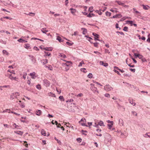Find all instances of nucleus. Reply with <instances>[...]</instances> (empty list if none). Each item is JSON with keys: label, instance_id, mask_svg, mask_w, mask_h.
Segmentation results:
<instances>
[{"label": "nucleus", "instance_id": "1", "mask_svg": "<svg viewBox=\"0 0 150 150\" xmlns=\"http://www.w3.org/2000/svg\"><path fill=\"white\" fill-rule=\"evenodd\" d=\"M91 90L94 92L95 93L97 92V93H98V91L97 90V89L96 87L93 86L94 85V84L91 83Z\"/></svg>", "mask_w": 150, "mask_h": 150}, {"label": "nucleus", "instance_id": "2", "mask_svg": "<svg viewBox=\"0 0 150 150\" xmlns=\"http://www.w3.org/2000/svg\"><path fill=\"white\" fill-rule=\"evenodd\" d=\"M44 84L46 86H49L50 84V82L47 79H45L43 80Z\"/></svg>", "mask_w": 150, "mask_h": 150}, {"label": "nucleus", "instance_id": "3", "mask_svg": "<svg viewBox=\"0 0 150 150\" xmlns=\"http://www.w3.org/2000/svg\"><path fill=\"white\" fill-rule=\"evenodd\" d=\"M105 90L108 91H109L113 89V88L109 85H106L105 87Z\"/></svg>", "mask_w": 150, "mask_h": 150}, {"label": "nucleus", "instance_id": "4", "mask_svg": "<svg viewBox=\"0 0 150 150\" xmlns=\"http://www.w3.org/2000/svg\"><path fill=\"white\" fill-rule=\"evenodd\" d=\"M5 75L6 76L8 77V78L11 79H13L14 76L13 75H12L11 74H9L8 73L6 74Z\"/></svg>", "mask_w": 150, "mask_h": 150}, {"label": "nucleus", "instance_id": "5", "mask_svg": "<svg viewBox=\"0 0 150 150\" xmlns=\"http://www.w3.org/2000/svg\"><path fill=\"white\" fill-rule=\"evenodd\" d=\"M100 63L101 65H103L105 67H107L108 66V64L107 63H104L102 61H100Z\"/></svg>", "mask_w": 150, "mask_h": 150}, {"label": "nucleus", "instance_id": "6", "mask_svg": "<svg viewBox=\"0 0 150 150\" xmlns=\"http://www.w3.org/2000/svg\"><path fill=\"white\" fill-rule=\"evenodd\" d=\"M29 57H31V60L32 62L33 63H35L36 62V61L35 58L32 55H29Z\"/></svg>", "mask_w": 150, "mask_h": 150}, {"label": "nucleus", "instance_id": "7", "mask_svg": "<svg viewBox=\"0 0 150 150\" xmlns=\"http://www.w3.org/2000/svg\"><path fill=\"white\" fill-rule=\"evenodd\" d=\"M113 124H108L107 125L108 127V128L112 130H113L114 129V128H112V125Z\"/></svg>", "mask_w": 150, "mask_h": 150}, {"label": "nucleus", "instance_id": "8", "mask_svg": "<svg viewBox=\"0 0 150 150\" xmlns=\"http://www.w3.org/2000/svg\"><path fill=\"white\" fill-rule=\"evenodd\" d=\"M42 113V112L41 110H37L36 111V114L38 116H40Z\"/></svg>", "mask_w": 150, "mask_h": 150}, {"label": "nucleus", "instance_id": "9", "mask_svg": "<svg viewBox=\"0 0 150 150\" xmlns=\"http://www.w3.org/2000/svg\"><path fill=\"white\" fill-rule=\"evenodd\" d=\"M35 75V72H33L32 73H30V75L31 76V78L32 79H35L36 78V76Z\"/></svg>", "mask_w": 150, "mask_h": 150}, {"label": "nucleus", "instance_id": "10", "mask_svg": "<svg viewBox=\"0 0 150 150\" xmlns=\"http://www.w3.org/2000/svg\"><path fill=\"white\" fill-rule=\"evenodd\" d=\"M18 41L19 42L21 43H25L27 42V41L24 40L23 39L21 38H20L18 40Z\"/></svg>", "mask_w": 150, "mask_h": 150}, {"label": "nucleus", "instance_id": "11", "mask_svg": "<svg viewBox=\"0 0 150 150\" xmlns=\"http://www.w3.org/2000/svg\"><path fill=\"white\" fill-rule=\"evenodd\" d=\"M43 49L47 51H52V48L51 47H46L45 48H43Z\"/></svg>", "mask_w": 150, "mask_h": 150}, {"label": "nucleus", "instance_id": "12", "mask_svg": "<svg viewBox=\"0 0 150 150\" xmlns=\"http://www.w3.org/2000/svg\"><path fill=\"white\" fill-rule=\"evenodd\" d=\"M122 17V16L120 14H116L115 16H114L112 17H111V18H117V17L120 18Z\"/></svg>", "mask_w": 150, "mask_h": 150}, {"label": "nucleus", "instance_id": "13", "mask_svg": "<svg viewBox=\"0 0 150 150\" xmlns=\"http://www.w3.org/2000/svg\"><path fill=\"white\" fill-rule=\"evenodd\" d=\"M14 132L16 133L17 134L21 135H22L23 133V132L20 131H14Z\"/></svg>", "mask_w": 150, "mask_h": 150}, {"label": "nucleus", "instance_id": "14", "mask_svg": "<svg viewBox=\"0 0 150 150\" xmlns=\"http://www.w3.org/2000/svg\"><path fill=\"white\" fill-rule=\"evenodd\" d=\"M45 67L46 68H47L48 69L52 71L53 70L52 67L51 66V65H48V66H47V65H45Z\"/></svg>", "mask_w": 150, "mask_h": 150}, {"label": "nucleus", "instance_id": "15", "mask_svg": "<svg viewBox=\"0 0 150 150\" xmlns=\"http://www.w3.org/2000/svg\"><path fill=\"white\" fill-rule=\"evenodd\" d=\"M142 6L144 9L145 10H148L149 8H150V7L148 5H144L143 4L142 5Z\"/></svg>", "mask_w": 150, "mask_h": 150}, {"label": "nucleus", "instance_id": "16", "mask_svg": "<svg viewBox=\"0 0 150 150\" xmlns=\"http://www.w3.org/2000/svg\"><path fill=\"white\" fill-rule=\"evenodd\" d=\"M56 39L57 40H58L60 42H63L64 41V40H62L61 38L59 36H57Z\"/></svg>", "mask_w": 150, "mask_h": 150}, {"label": "nucleus", "instance_id": "17", "mask_svg": "<svg viewBox=\"0 0 150 150\" xmlns=\"http://www.w3.org/2000/svg\"><path fill=\"white\" fill-rule=\"evenodd\" d=\"M66 125H67V127H70L72 129H74V127L73 126H72L71 125L69 122L66 123Z\"/></svg>", "mask_w": 150, "mask_h": 150}, {"label": "nucleus", "instance_id": "18", "mask_svg": "<svg viewBox=\"0 0 150 150\" xmlns=\"http://www.w3.org/2000/svg\"><path fill=\"white\" fill-rule=\"evenodd\" d=\"M41 133L42 135L44 136H46V132L43 129H42L41 131Z\"/></svg>", "mask_w": 150, "mask_h": 150}, {"label": "nucleus", "instance_id": "19", "mask_svg": "<svg viewBox=\"0 0 150 150\" xmlns=\"http://www.w3.org/2000/svg\"><path fill=\"white\" fill-rule=\"evenodd\" d=\"M119 124L121 126H122L123 125L124 122L121 119H120L119 120Z\"/></svg>", "mask_w": 150, "mask_h": 150}, {"label": "nucleus", "instance_id": "20", "mask_svg": "<svg viewBox=\"0 0 150 150\" xmlns=\"http://www.w3.org/2000/svg\"><path fill=\"white\" fill-rule=\"evenodd\" d=\"M25 47L27 49H30V44H25Z\"/></svg>", "mask_w": 150, "mask_h": 150}, {"label": "nucleus", "instance_id": "21", "mask_svg": "<svg viewBox=\"0 0 150 150\" xmlns=\"http://www.w3.org/2000/svg\"><path fill=\"white\" fill-rule=\"evenodd\" d=\"M82 30H83V32H82V33L83 35H85L86 33L87 32V30L85 28H82Z\"/></svg>", "mask_w": 150, "mask_h": 150}, {"label": "nucleus", "instance_id": "22", "mask_svg": "<svg viewBox=\"0 0 150 150\" xmlns=\"http://www.w3.org/2000/svg\"><path fill=\"white\" fill-rule=\"evenodd\" d=\"M98 125L100 126H105V125L104 124V123L102 121L100 120L98 123Z\"/></svg>", "mask_w": 150, "mask_h": 150}, {"label": "nucleus", "instance_id": "23", "mask_svg": "<svg viewBox=\"0 0 150 150\" xmlns=\"http://www.w3.org/2000/svg\"><path fill=\"white\" fill-rule=\"evenodd\" d=\"M44 53L45 54L44 55V56H45H45H49L51 55L50 53L49 52L44 51Z\"/></svg>", "mask_w": 150, "mask_h": 150}, {"label": "nucleus", "instance_id": "24", "mask_svg": "<svg viewBox=\"0 0 150 150\" xmlns=\"http://www.w3.org/2000/svg\"><path fill=\"white\" fill-rule=\"evenodd\" d=\"M102 10L101 9H100L99 10H96L95 11V12H96L97 13H98V14L99 15H101L102 14V13L100 11H102Z\"/></svg>", "mask_w": 150, "mask_h": 150}, {"label": "nucleus", "instance_id": "25", "mask_svg": "<svg viewBox=\"0 0 150 150\" xmlns=\"http://www.w3.org/2000/svg\"><path fill=\"white\" fill-rule=\"evenodd\" d=\"M116 2H117V3L119 5H122H122H123V4L124 3H122V2L121 1H116Z\"/></svg>", "mask_w": 150, "mask_h": 150}, {"label": "nucleus", "instance_id": "26", "mask_svg": "<svg viewBox=\"0 0 150 150\" xmlns=\"http://www.w3.org/2000/svg\"><path fill=\"white\" fill-rule=\"evenodd\" d=\"M92 35L95 37L96 38H99V35L98 34L95 33H92Z\"/></svg>", "mask_w": 150, "mask_h": 150}, {"label": "nucleus", "instance_id": "27", "mask_svg": "<svg viewBox=\"0 0 150 150\" xmlns=\"http://www.w3.org/2000/svg\"><path fill=\"white\" fill-rule=\"evenodd\" d=\"M64 61L67 62V64H68V67L70 66V65H71L72 64V62L71 61H67L66 60H64Z\"/></svg>", "mask_w": 150, "mask_h": 150}, {"label": "nucleus", "instance_id": "28", "mask_svg": "<svg viewBox=\"0 0 150 150\" xmlns=\"http://www.w3.org/2000/svg\"><path fill=\"white\" fill-rule=\"evenodd\" d=\"M48 94L49 96H51L52 97H56L55 94L53 93H52L50 92V93H49Z\"/></svg>", "mask_w": 150, "mask_h": 150}, {"label": "nucleus", "instance_id": "29", "mask_svg": "<svg viewBox=\"0 0 150 150\" xmlns=\"http://www.w3.org/2000/svg\"><path fill=\"white\" fill-rule=\"evenodd\" d=\"M144 136L145 137H149V138H150V133H148L145 134L144 135Z\"/></svg>", "mask_w": 150, "mask_h": 150}, {"label": "nucleus", "instance_id": "30", "mask_svg": "<svg viewBox=\"0 0 150 150\" xmlns=\"http://www.w3.org/2000/svg\"><path fill=\"white\" fill-rule=\"evenodd\" d=\"M93 8V6H91L89 8L88 10H89V11H90V13H91L92 12H93V11H94V10H92Z\"/></svg>", "mask_w": 150, "mask_h": 150}, {"label": "nucleus", "instance_id": "31", "mask_svg": "<svg viewBox=\"0 0 150 150\" xmlns=\"http://www.w3.org/2000/svg\"><path fill=\"white\" fill-rule=\"evenodd\" d=\"M126 22L127 23H129V24H130V25H131V26H132L133 25V21H126Z\"/></svg>", "mask_w": 150, "mask_h": 150}, {"label": "nucleus", "instance_id": "32", "mask_svg": "<svg viewBox=\"0 0 150 150\" xmlns=\"http://www.w3.org/2000/svg\"><path fill=\"white\" fill-rule=\"evenodd\" d=\"M54 139L55 140L57 141V142L60 145L61 144V142L60 140H58V139H57L56 137H54Z\"/></svg>", "mask_w": 150, "mask_h": 150}, {"label": "nucleus", "instance_id": "33", "mask_svg": "<svg viewBox=\"0 0 150 150\" xmlns=\"http://www.w3.org/2000/svg\"><path fill=\"white\" fill-rule=\"evenodd\" d=\"M59 99L61 101H64V99L63 97L62 96H60L59 97Z\"/></svg>", "mask_w": 150, "mask_h": 150}, {"label": "nucleus", "instance_id": "34", "mask_svg": "<svg viewBox=\"0 0 150 150\" xmlns=\"http://www.w3.org/2000/svg\"><path fill=\"white\" fill-rule=\"evenodd\" d=\"M70 10L71 11V13L72 14L74 13L75 12L76 10L75 9H74L72 8H71L70 9Z\"/></svg>", "mask_w": 150, "mask_h": 150}, {"label": "nucleus", "instance_id": "35", "mask_svg": "<svg viewBox=\"0 0 150 150\" xmlns=\"http://www.w3.org/2000/svg\"><path fill=\"white\" fill-rule=\"evenodd\" d=\"M66 43L69 46H72L74 44V43L73 42L70 43L69 42H67Z\"/></svg>", "mask_w": 150, "mask_h": 150}, {"label": "nucleus", "instance_id": "36", "mask_svg": "<svg viewBox=\"0 0 150 150\" xmlns=\"http://www.w3.org/2000/svg\"><path fill=\"white\" fill-rule=\"evenodd\" d=\"M36 87L39 90H40L41 88L40 85L39 84L36 85Z\"/></svg>", "mask_w": 150, "mask_h": 150}, {"label": "nucleus", "instance_id": "37", "mask_svg": "<svg viewBox=\"0 0 150 150\" xmlns=\"http://www.w3.org/2000/svg\"><path fill=\"white\" fill-rule=\"evenodd\" d=\"M41 31L44 33H46L48 32V30H45L44 28H42L41 30Z\"/></svg>", "mask_w": 150, "mask_h": 150}, {"label": "nucleus", "instance_id": "38", "mask_svg": "<svg viewBox=\"0 0 150 150\" xmlns=\"http://www.w3.org/2000/svg\"><path fill=\"white\" fill-rule=\"evenodd\" d=\"M129 101L130 103L133 105H135V103L134 102H133V101H132L131 99H129Z\"/></svg>", "mask_w": 150, "mask_h": 150}, {"label": "nucleus", "instance_id": "39", "mask_svg": "<svg viewBox=\"0 0 150 150\" xmlns=\"http://www.w3.org/2000/svg\"><path fill=\"white\" fill-rule=\"evenodd\" d=\"M106 16H110L111 15V13L110 12H108V11L105 12Z\"/></svg>", "mask_w": 150, "mask_h": 150}, {"label": "nucleus", "instance_id": "40", "mask_svg": "<svg viewBox=\"0 0 150 150\" xmlns=\"http://www.w3.org/2000/svg\"><path fill=\"white\" fill-rule=\"evenodd\" d=\"M0 42L1 43L3 44H6V41H3L1 39H0Z\"/></svg>", "mask_w": 150, "mask_h": 150}, {"label": "nucleus", "instance_id": "41", "mask_svg": "<svg viewBox=\"0 0 150 150\" xmlns=\"http://www.w3.org/2000/svg\"><path fill=\"white\" fill-rule=\"evenodd\" d=\"M3 53L4 54H6V55H8V53L6 50H3Z\"/></svg>", "mask_w": 150, "mask_h": 150}, {"label": "nucleus", "instance_id": "42", "mask_svg": "<svg viewBox=\"0 0 150 150\" xmlns=\"http://www.w3.org/2000/svg\"><path fill=\"white\" fill-rule=\"evenodd\" d=\"M93 76L92 74L91 73L89 74L88 75V77L89 78H92Z\"/></svg>", "mask_w": 150, "mask_h": 150}, {"label": "nucleus", "instance_id": "43", "mask_svg": "<svg viewBox=\"0 0 150 150\" xmlns=\"http://www.w3.org/2000/svg\"><path fill=\"white\" fill-rule=\"evenodd\" d=\"M128 29V28L127 27L125 26L124 27L123 30L125 31H127Z\"/></svg>", "mask_w": 150, "mask_h": 150}, {"label": "nucleus", "instance_id": "44", "mask_svg": "<svg viewBox=\"0 0 150 150\" xmlns=\"http://www.w3.org/2000/svg\"><path fill=\"white\" fill-rule=\"evenodd\" d=\"M76 141L79 142L80 143L82 141V139L80 138H78L76 139Z\"/></svg>", "mask_w": 150, "mask_h": 150}, {"label": "nucleus", "instance_id": "45", "mask_svg": "<svg viewBox=\"0 0 150 150\" xmlns=\"http://www.w3.org/2000/svg\"><path fill=\"white\" fill-rule=\"evenodd\" d=\"M83 64H84V62L83 61H81L79 64L78 67H80L82 66Z\"/></svg>", "mask_w": 150, "mask_h": 150}, {"label": "nucleus", "instance_id": "46", "mask_svg": "<svg viewBox=\"0 0 150 150\" xmlns=\"http://www.w3.org/2000/svg\"><path fill=\"white\" fill-rule=\"evenodd\" d=\"M0 87H2L3 88H10V86L9 85H7V86H1Z\"/></svg>", "mask_w": 150, "mask_h": 150}, {"label": "nucleus", "instance_id": "47", "mask_svg": "<svg viewBox=\"0 0 150 150\" xmlns=\"http://www.w3.org/2000/svg\"><path fill=\"white\" fill-rule=\"evenodd\" d=\"M13 125L16 128H18L19 127V126L18 125H16V124L15 123L13 124Z\"/></svg>", "mask_w": 150, "mask_h": 150}, {"label": "nucleus", "instance_id": "48", "mask_svg": "<svg viewBox=\"0 0 150 150\" xmlns=\"http://www.w3.org/2000/svg\"><path fill=\"white\" fill-rule=\"evenodd\" d=\"M113 71L115 72V73H117L118 75H121V74L119 73V72L117 71V70H115V69H114L113 70Z\"/></svg>", "mask_w": 150, "mask_h": 150}, {"label": "nucleus", "instance_id": "49", "mask_svg": "<svg viewBox=\"0 0 150 150\" xmlns=\"http://www.w3.org/2000/svg\"><path fill=\"white\" fill-rule=\"evenodd\" d=\"M98 43L96 42L93 43L94 46V47H98Z\"/></svg>", "mask_w": 150, "mask_h": 150}, {"label": "nucleus", "instance_id": "50", "mask_svg": "<svg viewBox=\"0 0 150 150\" xmlns=\"http://www.w3.org/2000/svg\"><path fill=\"white\" fill-rule=\"evenodd\" d=\"M27 83L28 84H29L30 86L33 85L32 84H31L30 83V81L29 79H28V80L27 81Z\"/></svg>", "mask_w": 150, "mask_h": 150}, {"label": "nucleus", "instance_id": "51", "mask_svg": "<svg viewBox=\"0 0 150 150\" xmlns=\"http://www.w3.org/2000/svg\"><path fill=\"white\" fill-rule=\"evenodd\" d=\"M86 70V69L85 68H81L80 69V70L81 71L85 73L86 71H85V70Z\"/></svg>", "mask_w": 150, "mask_h": 150}, {"label": "nucleus", "instance_id": "52", "mask_svg": "<svg viewBox=\"0 0 150 150\" xmlns=\"http://www.w3.org/2000/svg\"><path fill=\"white\" fill-rule=\"evenodd\" d=\"M107 122L108 123H110L111 124H113V121L108 120L107 121Z\"/></svg>", "mask_w": 150, "mask_h": 150}, {"label": "nucleus", "instance_id": "53", "mask_svg": "<svg viewBox=\"0 0 150 150\" xmlns=\"http://www.w3.org/2000/svg\"><path fill=\"white\" fill-rule=\"evenodd\" d=\"M44 61L45 62H43V65H45L48 63V60L47 59H45L44 60Z\"/></svg>", "mask_w": 150, "mask_h": 150}, {"label": "nucleus", "instance_id": "54", "mask_svg": "<svg viewBox=\"0 0 150 150\" xmlns=\"http://www.w3.org/2000/svg\"><path fill=\"white\" fill-rule=\"evenodd\" d=\"M8 71L10 72L11 73L13 74L14 75L15 74V73L14 71L13 70L12 71H11L10 70H8Z\"/></svg>", "mask_w": 150, "mask_h": 150}, {"label": "nucleus", "instance_id": "55", "mask_svg": "<svg viewBox=\"0 0 150 150\" xmlns=\"http://www.w3.org/2000/svg\"><path fill=\"white\" fill-rule=\"evenodd\" d=\"M134 55L135 56L136 58L139 57V56L140 55V54H137L136 53H134Z\"/></svg>", "mask_w": 150, "mask_h": 150}, {"label": "nucleus", "instance_id": "56", "mask_svg": "<svg viewBox=\"0 0 150 150\" xmlns=\"http://www.w3.org/2000/svg\"><path fill=\"white\" fill-rule=\"evenodd\" d=\"M81 121H83V122H86V119L84 118L83 119L82 118L81 120V121L79 122H80Z\"/></svg>", "mask_w": 150, "mask_h": 150}, {"label": "nucleus", "instance_id": "57", "mask_svg": "<svg viewBox=\"0 0 150 150\" xmlns=\"http://www.w3.org/2000/svg\"><path fill=\"white\" fill-rule=\"evenodd\" d=\"M81 125L82 126H86V127H87L88 126L87 125H86V123L84 122H83V123H81Z\"/></svg>", "mask_w": 150, "mask_h": 150}, {"label": "nucleus", "instance_id": "58", "mask_svg": "<svg viewBox=\"0 0 150 150\" xmlns=\"http://www.w3.org/2000/svg\"><path fill=\"white\" fill-rule=\"evenodd\" d=\"M105 96L106 97H108V98H110V95L108 93H106L105 95Z\"/></svg>", "mask_w": 150, "mask_h": 150}, {"label": "nucleus", "instance_id": "59", "mask_svg": "<svg viewBox=\"0 0 150 150\" xmlns=\"http://www.w3.org/2000/svg\"><path fill=\"white\" fill-rule=\"evenodd\" d=\"M129 70L133 72H134L136 70L135 69H130Z\"/></svg>", "mask_w": 150, "mask_h": 150}, {"label": "nucleus", "instance_id": "60", "mask_svg": "<svg viewBox=\"0 0 150 150\" xmlns=\"http://www.w3.org/2000/svg\"><path fill=\"white\" fill-rule=\"evenodd\" d=\"M83 96V94H82V93H79V94H78L76 96H77V97H81V96Z\"/></svg>", "mask_w": 150, "mask_h": 150}, {"label": "nucleus", "instance_id": "61", "mask_svg": "<svg viewBox=\"0 0 150 150\" xmlns=\"http://www.w3.org/2000/svg\"><path fill=\"white\" fill-rule=\"evenodd\" d=\"M24 144H25V146L26 147H28V144H27V142H26V141H24Z\"/></svg>", "mask_w": 150, "mask_h": 150}, {"label": "nucleus", "instance_id": "62", "mask_svg": "<svg viewBox=\"0 0 150 150\" xmlns=\"http://www.w3.org/2000/svg\"><path fill=\"white\" fill-rule=\"evenodd\" d=\"M131 59L133 60L134 63H136L137 62V61L133 57H131Z\"/></svg>", "mask_w": 150, "mask_h": 150}, {"label": "nucleus", "instance_id": "63", "mask_svg": "<svg viewBox=\"0 0 150 150\" xmlns=\"http://www.w3.org/2000/svg\"><path fill=\"white\" fill-rule=\"evenodd\" d=\"M87 17L89 18H91L92 17L91 14L90 12L88 14H87Z\"/></svg>", "mask_w": 150, "mask_h": 150}, {"label": "nucleus", "instance_id": "64", "mask_svg": "<svg viewBox=\"0 0 150 150\" xmlns=\"http://www.w3.org/2000/svg\"><path fill=\"white\" fill-rule=\"evenodd\" d=\"M146 41L150 43V37H148V39H147Z\"/></svg>", "mask_w": 150, "mask_h": 150}]
</instances>
